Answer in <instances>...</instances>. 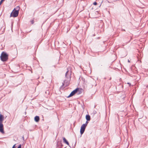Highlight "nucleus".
<instances>
[{"mask_svg":"<svg viewBox=\"0 0 148 148\" xmlns=\"http://www.w3.org/2000/svg\"><path fill=\"white\" fill-rule=\"evenodd\" d=\"M20 8L18 6H17L13 10L12 12L11 13L10 16L16 17L18 16L19 13V10Z\"/></svg>","mask_w":148,"mask_h":148,"instance_id":"f257e3e1","label":"nucleus"},{"mask_svg":"<svg viewBox=\"0 0 148 148\" xmlns=\"http://www.w3.org/2000/svg\"><path fill=\"white\" fill-rule=\"evenodd\" d=\"M4 116L1 114H0V132L3 134L4 133V131L3 125L2 123L4 120Z\"/></svg>","mask_w":148,"mask_h":148,"instance_id":"f03ea898","label":"nucleus"},{"mask_svg":"<svg viewBox=\"0 0 148 148\" xmlns=\"http://www.w3.org/2000/svg\"><path fill=\"white\" fill-rule=\"evenodd\" d=\"M69 72L68 71L66 73L65 76L67 78V79H65L63 84V85L65 86H69L70 83V80L71 79V76L70 75H68L67 74Z\"/></svg>","mask_w":148,"mask_h":148,"instance_id":"7ed1b4c3","label":"nucleus"},{"mask_svg":"<svg viewBox=\"0 0 148 148\" xmlns=\"http://www.w3.org/2000/svg\"><path fill=\"white\" fill-rule=\"evenodd\" d=\"M0 58L1 61L4 62L7 60L8 58V55L5 52H3L1 53Z\"/></svg>","mask_w":148,"mask_h":148,"instance_id":"20e7f679","label":"nucleus"},{"mask_svg":"<svg viewBox=\"0 0 148 148\" xmlns=\"http://www.w3.org/2000/svg\"><path fill=\"white\" fill-rule=\"evenodd\" d=\"M88 121H86L85 123L83 124L81 126L80 133L81 135L84 133L85 131L86 128L88 123Z\"/></svg>","mask_w":148,"mask_h":148,"instance_id":"39448f33","label":"nucleus"},{"mask_svg":"<svg viewBox=\"0 0 148 148\" xmlns=\"http://www.w3.org/2000/svg\"><path fill=\"white\" fill-rule=\"evenodd\" d=\"M80 89L79 88H77L71 92L70 95L68 96V97L72 96L77 93H78V94H79L80 93Z\"/></svg>","mask_w":148,"mask_h":148,"instance_id":"423d86ee","label":"nucleus"},{"mask_svg":"<svg viewBox=\"0 0 148 148\" xmlns=\"http://www.w3.org/2000/svg\"><path fill=\"white\" fill-rule=\"evenodd\" d=\"M40 120V118L39 116H36L34 118V120L36 122H38Z\"/></svg>","mask_w":148,"mask_h":148,"instance_id":"0eeeda50","label":"nucleus"},{"mask_svg":"<svg viewBox=\"0 0 148 148\" xmlns=\"http://www.w3.org/2000/svg\"><path fill=\"white\" fill-rule=\"evenodd\" d=\"M86 118L87 121H90V116L89 115H86Z\"/></svg>","mask_w":148,"mask_h":148,"instance_id":"6e6552de","label":"nucleus"},{"mask_svg":"<svg viewBox=\"0 0 148 148\" xmlns=\"http://www.w3.org/2000/svg\"><path fill=\"white\" fill-rule=\"evenodd\" d=\"M63 140L64 142V143H66L67 145H69V144L68 141L66 140V138L64 137V138H63Z\"/></svg>","mask_w":148,"mask_h":148,"instance_id":"1a4fd4ad","label":"nucleus"},{"mask_svg":"<svg viewBox=\"0 0 148 148\" xmlns=\"http://www.w3.org/2000/svg\"><path fill=\"white\" fill-rule=\"evenodd\" d=\"M15 145L16 144L14 145L12 147V148H15ZM21 145H19V146L17 147V148H21Z\"/></svg>","mask_w":148,"mask_h":148,"instance_id":"9d476101","label":"nucleus"},{"mask_svg":"<svg viewBox=\"0 0 148 148\" xmlns=\"http://www.w3.org/2000/svg\"><path fill=\"white\" fill-rule=\"evenodd\" d=\"M5 0H1V1L0 2V5H1L2 2L4 1Z\"/></svg>","mask_w":148,"mask_h":148,"instance_id":"9b49d317","label":"nucleus"},{"mask_svg":"<svg viewBox=\"0 0 148 148\" xmlns=\"http://www.w3.org/2000/svg\"><path fill=\"white\" fill-rule=\"evenodd\" d=\"M31 22L32 24H33L34 23V21L33 20L31 21Z\"/></svg>","mask_w":148,"mask_h":148,"instance_id":"f8f14e48","label":"nucleus"},{"mask_svg":"<svg viewBox=\"0 0 148 148\" xmlns=\"http://www.w3.org/2000/svg\"><path fill=\"white\" fill-rule=\"evenodd\" d=\"M97 4V3L96 2H95L93 3V4L94 5H96Z\"/></svg>","mask_w":148,"mask_h":148,"instance_id":"ddd939ff","label":"nucleus"},{"mask_svg":"<svg viewBox=\"0 0 148 148\" xmlns=\"http://www.w3.org/2000/svg\"><path fill=\"white\" fill-rule=\"evenodd\" d=\"M111 79V77H110V79Z\"/></svg>","mask_w":148,"mask_h":148,"instance_id":"4468645a","label":"nucleus"}]
</instances>
